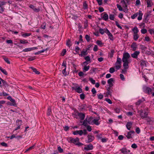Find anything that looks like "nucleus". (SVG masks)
Segmentation results:
<instances>
[{
    "instance_id": "obj_1",
    "label": "nucleus",
    "mask_w": 154,
    "mask_h": 154,
    "mask_svg": "<svg viewBox=\"0 0 154 154\" xmlns=\"http://www.w3.org/2000/svg\"><path fill=\"white\" fill-rule=\"evenodd\" d=\"M130 57V55L128 53L124 52L123 53L122 60L123 63V66L125 69H127L128 68V64L131 62L129 59Z\"/></svg>"
},
{
    "instance_id": "obj_2",
    "label": "nucleus",
    "mask_w": 154,
    "mask_h": 154,
    "mask_svg": "<svg viewBox=\"0 0 154 154\" xmlns=\"http://www.w3.org/2000/svg\"><path fill=\"white\" fill-rule=\"evenodd\" d=\"M73 117L77 119H79L81 120H83L85 117V114L81 112H79L77 110L74 111L72 113Z\"/></svg>"
},
{
    "instance_id": "obj_3",
    "label": "nucleus",
    "mask_w": 154,
    "mask_h": 154,
    "mask_svg": "<svg viewBox=\"0 0 154 154\" xmlns=\"http://www.w3.org/2000/svg\"><path fill=\"white\" fill-rule=\"evenodd\" d=\"M148 108L146 107L143 109H141L140 110L138 111L137 112L139 113L141 118L144 119L148 115Z\"/></svg>"
},
{
    "instance_id": "obj_4",
    "label": "nucleus",
    "mask_w": 154,
    "mask_h": 154,
    "mask_svg": "<svg viewBox=\"0 0 154 154\" xmlns=\"http://www.w3.org/2000/svg\"><path fill=\"white\" fill-rule=\"evenodd\" d=\"M142 16L143 14L142 11H139L138 12L135 13L134 14L131 16V18L132 19H134L138 16L137 19L139 20H140L142 19Z\"/></svg>"
},
{
    "instance_id": "obj_5",
    "label": "nucleus",
    "mask_w": 154,
    "mask_h": 154,
    "mask_svg": "<svg viewBox=\"0 0 154 154\" xmlns=\"http://www.w3.org/2000/svg\"><path fill=\"white\" fill-rule=\"evenodd\" d=\"M69 140L71 143L75 144L76 145L80 146L83 145L82 143L79 142V139L78 138H70Z\"/></svg>"
},
{
    "instance_id": "obj_6",
    "label": "nucleus",
    "mask_w": 154,
    "mask_h": 154,
    "mask_svg": "<svg viewBox=\"0 0 154 154\" xmlns=\"http://www.w3.org/2000/svg\"><path fill=\"white\" fill-rule=\"evenodd\" d=\"M143 91L146 94H149L151 93L152 89L149 87L144 86L143 87Z\"/></svg>"
},
{
    "instance_id": "obj_7",
    "label": "nucleus",
    "mask_w": 154,
    "mask_h": 154,
    "mask_svg": "<svg viewBox=\"0 0 154 154\" xmlns=\"http://www.w3.org/2000/svg\"><path fill=\"white\" fill-rule=\"evenodd\" d=\"M121 152V153L123 154H131L130 153V150L127 149L126 147H123L119 150Z\"/></svg>"
},
{
    "instance_id": "obj_8",
    "label": "nucleus",
    "mask_w": 154,
    "mask_h": 154,
    "mask_svg": "<svg viewBox=\"0 0 154 154\" xmlns=\"http://www.w3.org/2000/svg\"><path fill=\"white\" fill-rule=\"evenodd\" d=\"M145 120L149 125H152L154 124V119L152 118L147 116L145 118Z\"/></svg>"
},
{
    "instance_id": "obj_9",
    "label": "nucleus",
    "mask_w": 154,
    "mask_h": 154,
    "mask_svg": "<svg viewBox=\"0 0 154 154\" xmlns=\"http://www.w3.org/2000/svg\"><path fill=\"white\" fill-rule=\"evenodd\" d=\"M6 2L5 1H0V10L2 12H3L5 9L3 6L5 5Z\"/></svg>"
},
{
    "instance_id": "obj_10",
    "label": "nucleus",
    "mask_w": 154,
    "mask_h": 154,
    "mask_svg": "<svg viewBox=\"0 0 154 154\" xmlns=\"http://www.w3.org/2000/svg\"><path fill=\"white\" fill-rule=\"evenodd\" d=\"M93 148V146L91 144H89L88 145L85 146L84 149L86 151H88L92 150Z\"/></svg>"
},
{
    "instance_id": "obj_11",
    "label": "nucleus",
    "mask_w": 154,
    "mask_h": 154,
    "mask_svg": "<svg viewBox=\"0 0 154 154\" xmlns=\"http://www.w3.org/2000/svg\"><path fill=\"white\" fill-rule=\"evenodd\" d=\"M101 16H103L102 18L105 21H107L108 20L109 17L106 13L104 12L101 14Z\"/></svg>"
},
{
    "instance_id": "obj_12",
    "label": "nucleus",
    "mask_w": 154,
    "mask_h": 154,
    "mask_svg": "<svg viewBox=\"0 0 154 154\" xmlns=\"http://www.w3.org/2000/svg\"><path fill=\"white\" fill-rule=\"evenodd\" d=\"M135 132L133 131H129L127 133L126 136L128 139H130L132 138L133 134H134Z\"/></svg>"
},
{
    "instance_id": "obj_13",
    "label": "nucleus",
    "mask_w": 154,
    "mask_h": 154,
    "mask_svg": "<svg viewBox=\"0 0 154 154\" xmlns=\"http://www.w3.org/2000/svg\"><path fill=\"white\" fill-rule=\"evenodd\" d=\"M140 54V52L138 51H135L133 53L131 54V57L137 59L138 56Z\"/></svg>"
},
{
    "instance_id": "obj_14",
    "label": "nucleus",
    "mask_w": 154,
    "mask_h": 154,
    "mask_svg": "<svg viewBox=\"0 0 154 154\" xmlns=\"http://www.w3.org/2000/svg\"><path fill=\"white\" fill-rule=\"evenodd\" d=\"M73 88L79 93H80L82 92V88L76 86L73 87Z\"/></svg>"
},
{
    "instance_id": "obj_15",
    "label": "nucleus",
    "mask_w": 154,
    "mask_h": 154,
    "mask_svg": "<svg viewBox=\"0 0 154 154\" xmlns=\"http://www.w3.org/2000/svg\"><path fill=\"white\" fill-rule=\"evenodd\" d=\"M114 81V79L113 78H111L107 81V83L109 84V87L111 88L113 85V82Z\"/></svg>"
},
{
    "instance_id": "obj_16",
    "label": "nucleus",
    "mask_w": 154,
    "mask_h": 154,
    "mask_svg": "<svg viewBox=\"0 0 154 154\" xmlns=\"http://www.w3.org/2000/svg\"><path fill=\"white\" fill-rule=\"evenodd\" d=\"M73 134L75 135L79 134L81 136L83 134V132L82 130L76 131L73 132Z\"/></svg>"
},
{
    "instance_id": "obj_17",
    "label": "nucleus",
    "mask_w": 154,
    "mask_h": 154,
    "mask_svg": "<svg viewBox=\"0 0 154 154\" xmlns=\"http://www.w3.org/2000/svg\"><path fill=\"white\" fill-rule=\"evenodd\" d=\"M29 7L32 9L35 12H38L40 11V9L38 8H35V6L32 5H30L29 6Z\"/></svg>"
},
{
    "instance_id": "obj_18",
    "label": "nucleus",
    "mask_w": 154,
    "mask_h": 154,
    "mask_svg": "<svg viewBox=\"0 0 154 154\" xmlns=\"http://www.w3.org/2000/svg\"><path fill=\"white\" fill-rule=\"evenodd\" d=\"M131 47L132 49V50L133 51H135L137 48V45L135 42H133L131 45Z\"/></svg>"
},
{
    "instance_id": "obj_19",
    "label": "nucleus",
    "mask_w": 154,
    "mask_h": 154,
    "mask_svg": "<svg viewBox=\"0 0 154 154\" xmlns=\"http://www.w3.org/2000/svg\"><path fill=\"white\" fill-rule=\"evenodd\" d=\"M80 109L81 111L85 110L87 107L85 104H82L79 106Z\"/></svg>"
},
{
    "instance_id": "obj_20",
    "label": "nucleus",
    "mask_w": 154,
    "mask_h": 154,
    "mask_svg": "<svg viewBox=\"0 0 154 154\" xmlns=\"http://www.w3.org/2000/svg\"><path fill=\"white\" fill-rule=\"evenodd\" d=\"M88 143H89L92 141L94 138V137L92 135H88Z\"/></svg>"
},
{
    "instance_id": "obj_21",
    "label": "nucleus",
    "mask_w": 154,
    "mask_h": 154,
    "mask_svg": "<svg viewBox=\"0 0 154 154\" xmlns=\"http://www.w3.org/2000/svg\"><path fill=\"white\" fill-rule=\"evenodd\" d=\"M100 123L98 122V119H93L92 121V125L95 124L96 125H98Z\"/></svg>"
},
{
    "instance_id": "obj_22",
    "label": "nucleus",
    "mask_w": 154,
    "mask_h": 154,
    "mask_svg": "<svg viewBox=\"0 0 154 154\" xmlns=\"http://www.w3.org/2000/svg\"><path fill=\"white\" fill-rule=\"evenodd\" d=\"M132 123L131 122H127L126 127L128 130H130L132 126Z\"/></svg>"
},
{
    "instance_id": "obj_23",
    "label": "nucleus",
    "mask_w": 154,
    "mask_h": 154,
    "mask_svg": "<svg viewBox=\"0 0 154 154\" xmlns=\"http://www.w3.org/2000/svg\"><path fill=\"white\" fill-rule=\"evenodd\" d=\"M132 31L133 32V34H138L139 32V30L137 27H134L132 29Z\"/></svg>"
},
{
    "instance_id": "obj_24",
    "label": "nucleus",
    "mask_w": 154,
    "mask_h": 154,
    "mask_svg": "<svg viewBox=\"0 0 154 154\" xmlns=\"http://www.w3.org/2000/svg\"><path fill=\"white\" fill-rule=\"evenodd\" d=\"M88 120V123L89 124L92 125V121L93 119V118L92 117H90L88 118H87Z\"/></svg>"
},
{
    "instance_id": "obj_25",
    "label": "nucleus",
    "mask_w": 154,
    "mask_h": 154,
    "mask_svg": "<svg viewBox=\"0 0 154 154\" xmlns=\"http://www.w3.org/2000/svg\"><path fill=\"white\" fill-rule=\"evenodd\" d=\"M87 50H83L82 51L80 54H79L81 56H84L86 55L87 54Z\"/></svg>"
},
{
    "instance_id": "obj_26",
    "label": "nucleus",
    "mask_w": 154,
    "mask_h": 154,
    "mask_svg": "<svg viewBox=\"0 0 154 154\" xmlns=\"http://www.w3.org/2000/svg\"><path fill=\"white\" fill-rule=\"evenodd\" d=\"M88 120L87 118H86L83 121L82 125L86 127L88 125Z\"/></svg>"
},
{
    "instance_id": "obj_27",
    "label": "nucleus",
    "mask_w": 154,
    "mask_h": 154,
    "mask_svg": "<svg viewBox=\"0 0 154 154\" xmlns=\"http://www.w3.org/2000/svg\"><path fill=\"white\" fill-rule=\"evenodd\" d=\"M139 37V36L138 34H133V39L136 41Z\"/></svg>"
},
{
    "instance_id": "obj_28",
    "label": "nucleus",
    "mask_w": 154,
    "mask_h": 154,
    "mask_svg": "<svg viewBox=\"0 0 154 154\" xmlns=\"http://www.w3.org/2000/svg\"><path fill=\"white\" fill-rule=\"evenodd\" d=\"M126 2L124 0H122L121 1V3L122 4V6L124 8L127 7V5H126Z\"/></svg>"
},
{
    "instance_id": "obj_29",
    "label": "nucleus",
    "mask_w": 154,
    "mask_h": 154,
    "mask_svg": "<svg viewBox=\"0 0 154 154\" xmlns=\"http://www.w3.org/2000/svg\"><path fill=\"white\" fill-rule=\"evenodd\" d=\"M122 60L121 58L117 57L116 64H121Z\"/></svg>"
},
{
    "instance_id": "obj_30",
    "label": "nucleus",
    "mask_w": 154,
    "mask_h": 154,
    "mask_svg": "<svg viewBox=\"0 0 154 154\" xmlns=\"http://www.w3.org/2000/svg\"><path fill=\"white\" fill-rule=\"evenodd\" d=\"M83 8L85 10L88 9V5L86 1L84 2L83 3Z\"/></svg>"
},
{
    "instance_id": "obj_31",
    "label": "nucleus",
    "mask_w": 154,
    "mask_h": 154,
    "mask_svg": "<svg viewBox=\"0 0 154 154\" xmlns=\"http://www.w3.org/2000/svg\"><path fill=\"white\" fill-rule=\"evenodd\" d=\"M90 68V66H85L83 68V71L84 72H85L87 71H88Z\"/></svg>"
},
{
    "instance_id": "obj_32",
    "label": "nucleus",
    "mask_w": 154,
    "mask_h": 154,
    "mask_svg": "<svg viewBox=\"0 0 154 154\" xmlns=\"http://www.w3.org/2000/svg\"><path fill=\"white\" fill-rule=\"evenodd\" d=\"M31 68L33 70V72H35L36 74H39L40 73L39 72L37 71L35 68H34L33 67H31Z\"/></svg>"
},
{
    "instance_id": "obj_33",
    "label": "nucleus",
    "mask_w": 154,
    "mask_h": 154,
    "mask_svg": "<svg viewBox=\"0 0 154 154\" xmlns=\"http://www.w3.org/2000/svg\"><path fill=\"white\" fill-rule=\"evenodd\" d=\"M47 49H43L42 51H38L37 52H36L35 53V55H37V54H41V53H43L45 51H46L47 50Z\"/></svg>"
},
{
    "instance_id": "obj_34",
    "label": "nucleus",
    "mask_w": 154,
    "mask_h": 154,
    "mask_svg": "<svg viewBox=\"0 0 154 154\" xmlns=\"http://www.w3.org/2000/svg\"><path fill=\"white\" fill-rule=\"evenodd\" d=\"M111 88L110 87H109L107 89V91L106 93L107 95H111V94L112 93V92L111 91Z\"/></svg>"
},
{
    "instance_id": "obj_35",
    "label": "nucleus",
    "mask_w": 154,
    "mask_h": 154,
    "mask_svg": "<svg viewBox=\"0 0 154 154\" xmlns=\"http://www.w3.org/2000/svg\"><path fill=\"white\" fill-rule=\"evenodd\" d=\"M3 58L7 63L8 64L11 63V62L8 58L3 57Z\"/></svg>"
},
{
    "instance_id": "obj_36",
    "label": "nucleus",
    "mask_w": 154,
    "mask_h": 154,
    "mask_svg": "<svg viewBox=\"0 0 154 154\" xmlns=\"http://www.w3.org/2000/svg\"><path fill=\"white\" fill-rule=\"evenodd\" d=\"M66 45L69 47H70L72 45L71 42L70 40L68 39L67 41Z\"/></svg>"
},
{
    "instance_id": "obj_37",
    "label": "nucleus",
    "mask_w": 154,
    "mask_h": 154,
    "mask_svg": "<svg viewBox=\"0 0 154 154\" xmlns=\"http://www.w3.org/2000/svg\"><path fill=\"white\" fill-rule=\"evenodd\" d=\"M51 109L50 108V107H49L48 109V111H47V115L48 116H50L51 115Z\"/></svg>"
},
{
    "instance_id": "obj_38",
    "label": "nucleus",
    "mask_w": 154,
    "mask_h": 154,
    "mask_svg": "<svg viewBox=\"0 0 154 154\" xmlns=\"http://www.w3.org/2000/svg\"><path fill=\"white\" fill-rule=\"evenodd\" d=\"M20 43L21 44H27L28 43V42L26 40H20Z\"/></svg>"
},
{
    "instance_id": "obj_39",
    "label": "nucleus",
    "mask_w": 154,
    "mask_h": 154,
    "mask_svg": "<svg viewBox=\"0 0 154 154\" xmlns=\"http://www.w3.org/2000/svg\"><path fill=\"white\" fill-rule=\"evenodd\" d=\"M151 0H147V7H150L151 6Z\"/></svg>"
},
{
    "instance_id": "obj_40",
    "label": "nucleus",
    "mask_w": 154,
    "mask_h": 154,
    "mask_svg": "<svg viewBox=\"0 0 154 154\" xmlns=\"http://www.w3.org/2000/svg\"><path fill=\"white\" fill-rule=\"evenodd\" d=\"M109 19L111 20H114L115 18L114 15L112 14H110L109 15Z\"/></svg>"
},
{
    "instance_id": "obj_41",
    "label": "nucleus",
    "mask_w": 154,
    "mask_h": 154,
    "mask_svg": "<svg viewBox=\"0 0 154 154\" xmlns=\"http://www.w3.org/2000/svg\"><path fill=\"white\" fill-rule=\"evenodd\" d=\"M32 51L31 48H26L23 50V51L25 52H26L28 51Z\"/></svg>"
},
{
    "instance_id": "obj_42",
    "label": "nucleus",
    "mask_w": 154,
    "mask_h": 154,
    "mask_svg": "<svg viewBox=\"0 0 154 154\" xmlns=\"http://www.w3.org/2000/svg\"><path fill=\"white\" fill-rule=\"evenodd\" d=\"M148 31L149 32V33L151 35H152L153 34L154 35V29H150L148 30Z\"/></svg>"
},
{
    "instance_id": "obj_43",
    "label": "nucleus",
    "mask_w": 154,
    "mask_h": 154,
    "mask_svg": "<svg viewBox=\"0 0 154 154\" xmlns=\"http://www.w3.org/2000/svg\"><path fill=\"white\" fill-rule=\"evenodd\" d=\"M147 31L145 29H142L141 30V33L143 34H145L146 33Z\"/></svg>"
},
{
    "instance_id": "obj_44",
    "label": "nucleus",
    "mask_w": 154,
    "mask_h": 154,
    "mask_svg": "<svg viewBox=\"0 0 154 154\" xmlns=\"http://www.w3.org/2000/svg\"><path fill=\"white\" fill-rule=\"evenodd\" d=\"M109 38L111 40H113V37L112 34L110 33L108 35Z\"/></svg>"
},
{
    "instance_id": "obj_45",
    "label": "nucleus",
    "mask_w": 154,
    "mask_h": 154,
    "mask_svg": "<svg viewBox=\"0 0 154 154\" xmlns=\"http://www.w3.org/2000/svg\"><path fill=\"white\" fill-rule=\"evenodd\" d=\"M31 35V34L29 33H25L23 34L22 35L23 37H25L27 36H30Z\"/></svg>"
},
{
    "instance_id": "obj_46",
    "label": "nucleus",
    "mask_w": 154,
    "mask_h": 154,
    "mask_svg": "<svg viewBox=\"0 0 154 154\" xmlns=\"http://www.w3.org/2000/svg\"><path fill=\"white\" fill-rule=\"evenodd\" d=\"M7 98L8 100H10V101L12 102H14V101H15V100L12 99V97L10 96H9Z\"/></svg>"
},
{
    "instance_id": "obj_47",
    "label": "nucleus",
    "mask_w": 154,
    "mask_h": 154,
    "mask_svg": "<svg viewBox=\"0 0 154 154\" xmlns=\"http://www.w3.org/2000/svg\"><path fill=\"white\" fill-rule=\"evenodd\" d=\"M126 114L128 116H130L133 115V113L131 112H126Z\"/></svg>"
},
{
    "instance_id": "obj_48",
    "label": "nucleus",
    "mask_w": 154,
    "mask_h": 154,
    "mask_svg": "<svg viewBox=\"0 0 154 154\" xmlns=\"http://www.w3.org/2000/svg\"><path fill=\"white\" fill-rule=\"evenodd\" d=\"M105 100L110 104H112V101L109 99L106 98L105 99Z\"/></svg>"
},
{
    "instance_id": "obj_49",
    "label": "nucleus",
    "mask_w": 154,
    "mask_h": 154,
    "mask_svg": "<svg viewBox=\"0 0 154 154\" xmlns=\"http://www.w3.org/2000/svg\"><path fill=\"white\" fill-rule=\"evenodd\" d=\"M116 6H117V8H118L119 10V11H121L123 10L121 6L119 4H117Z\"/></svg>"
},
{
    "instance_id": "obj_50",
    "label": "nucleus",
    "mask_w": 154,
    "mask_h": 154,
    "mask_svg": "<svg viewBox=\"0 0 154 154\" xmlns=\"http://www.w3.org/2000/svg\"><path fill=\"white\" fill-rule=\"evenodd\" d=\"M89 80L93 84H94L95 83V80H94L92 78H90L89 79Z\"/></svg>"
},
{
    "instance_id": "obj_51",
    "label": "nucleus",
    "mask_w": 154,
    "mask_h": 154,
    "mask_svg": "<svg viewBox=\"0 0 154 154\" xmlns=\"http://www.w3.org/2000/svg\"><path fill=\"white\" fill-rule=\"evenodd\" d=\"M115 51L113 50H111V51L110 53V56L111 57H113V54L114 53Z\"/></svg>"
},
{
    "instance_id": "obj_52",
    "label": "nucleus",
    "mask_w": 154,
    "mask_h": 154,
    "mask_svg": "<svg viewBox=\"0 0 154 154\" xmlns=\"http://www.w3.org/2000/svg\"><path fill=\"white\" fill-rule=\"evenodd\" d=\"M85 38L87 42H89L90 40V37L88 35H85Z\"/></svg>"
},
{
    "instance_id": "obj_53",
    "label": "nucleus",
    "mask_w": 154,
    "mask_h": 154,
    "mask_svg": "<svg viewBox=\"0 0 154 154\" xmlns=\"http://www.w3.org/2000/svg\"><path fill=\"white\" fill-rule=\"evenodd\" d=\"M34 146H32L30 147L29 148L27 149L26 150L25 152H28V151H29V150L32 149H33L34 148Z\"/></svg>"
},
{
    "instance_id": "obj_54",
    "label": "nucleus",
    "mask_w": 154,
    "mask_h": 154,
    "mask_svg": "<svg viewBox=\"0 0 154 154\" xmlns=\"http://www.w3.org/2000/svg\"><path fill=\"white\" fill-rule=\"evenodd\" d=\"M96 69V68H91L90 71V73L92 74L93 72H95Z\"/></svg>"
},
{
    "instance_id": "obj_55",
    "label": "nucleus",
    "mask_w": 154,
    "mask_h": 154,
    "mask_svg": "<svg viewBox=\"0 0 154 154\" xmlns=\"http://www.w3.org/2000/svg\"><path fill=\"white\" fill-rule=\"evenodd\" d=\"M57 149L58 151L62 153L63 152V150L61 148V147L59 146L57 148Z\"/></svg>"
},
{
    "instance_id": "obj_56",
    "label": "nucleus",
    "mask_w": 154,
    "mask_h": 154,
    "mask_svg": "<svg viewBox=\"0 0 154 154\" xmlns=\"http://www.w3.org/2000/svg\"><path fill=\"white\" fill-rule=\"evenodd\" d=\"M115 71V69H114L113 67H111L110 68L109 72L110 73H113Z\"/></svg>"
},
{
    "instance_id": "obj_57",
    "label": "nucleus",
    "mask_w": 154,
    "mask_h": 154,
    "mask_svg": "<svg viewBox=\"0 0 154 154\" xmlns=\"http://www.w3.org/2000/svg\"><path fill=\"white\" fill-rule=\"evenodd\" d=\"M86 127L87 130L88 131L90 132L91 131L92 129L91 127L90 126L88 125Z\"/></svg>"
},
{
    "instance_id": "obj_58",
    "label": "nucleus",
    "mask_w": 154,
    "mask_h": 154,
    "mask_svg": "<svg viewBox=\"0 0 154 154\" xmlns=\"http://www.w3.org/2000/svg\"><path fill=\"white\" fill-rule=\"evenodd\" d=\"M103 95L101 94H100L98 95V98L99 99H102L103 98Z\"/></svg>"
},
{
    "instance_id": "obj_59",
    "label": "nucleus",
    "mask_w": 154,
    "mask_h": 154,
    "mask_svg": "<svg viewBox=\"0 0 154 154\" xmlns=\"http://www.w3.org/2000/svg\"><path fill=\"white\" fill-rule=\"evenodd\" d=\"M99 32L102 35L105 32L104 29L102 28H100L99 29Z\"/></svg>"
},
{
    "instance_id": "obj_60",
    "label": "nucleus",
    "mask_w": 154,
    "mask_h": 154,
    "mask_svg": "<svg viewBox=\"0 0 154 154\" xmlns=\"http://www.w3.org/2000/svg\"><path fill=\"white\" fill-rule=\"evenodd\" d=\"M136 132L137 134H139L140 133V131L139 128L137 127L136 128Z\"/></svg>"
},
{
    "instance_id": "obj_61",
    "label": "nucleus",
    "mask_w": 154,
    "mask_h": 154,
    "mask_svg": "<svg viewBox=\"0 0 154 154\" xmlns=\"http://www.w3.org/2000/svg\"><path fill=\"white\" fill-rule=\"evenodd\" d=\"M96 136L98 139H101L102 136V134H98Z\"/></svg>"
},
{
    "instance_id": "obj_62",
    "label": "nucleus",
    "mask_w": 154,
    "mask_h": 154,
    "mask_svg": "<svg viewBox=\"0 0 154 154\" xmlns=\"http://www.w3.org/2000/svg\"><path fill=\"white\" fill-rule=\"evenodd\" d=\"M141 49L143 51H144L146 49V48L143 45H140Z\"/></svg>"
},
{
    "instance_id": "obj_63",
    "label": "nucleus",
    "mask_w": 154,
    "mask_h": 154,
    "mask_svg": "<svg viewBox=\"0 0 154 154\" xmlns=\"http://www.w3.org/2000/svg\"><path fill=\"white\" fill-rule=\"evenodd\" d=\"M115 67L116 69H119L121 67V64H116Z\"/></svg>"
},
{
    "instance_id": "obj_64",
    "label": "nucleus",
    "mask_w": 154,
    "mask_h": 154,
    "mask_svg": "<svg viewBox=\"0 0 154 154\" xmlns=\"http://www.w3.org/2000/svg\"><path fill=\"white\" fill-rule=\"evenodd\" d=\"M85 59L87 62L90 61V58L89 56H87L85 57Z\"/></svg>"
}]
</instances>
